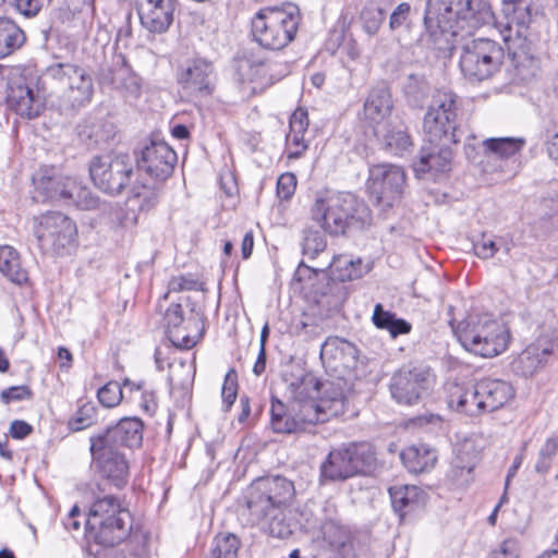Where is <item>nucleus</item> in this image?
I'll return each mask as SVG.
<instances>
[{"label": "nucleus", "instance_id": "obj_1", "mask_svg": "<svg viewBox=\"0 0 558 558\" xmlns=\"http://www.w3.org/2000/svg\"><path fill=\"white\" fill-rule=\"evenodd\" d=\"M493 17L486 0H427L424 15L427 45L444 49L447 35L456 36L465 27H477Z\"/></svg>", "mask_w": 558, "mask_h": 558}, {"label": "nucleus", "instance_id": "obj_2", "mask_svg": "<svg viewBox=\"0 0 558 558\" xmlns=\"http://www.w3.org/2000/svg\"><path fill=\"white\" fill-rule=\"evenodd\" d=\"M310 213L312 220L332 236L362 230L372 223L371 209L351 193L318 191Z\"/></svg>", "mask_w": 558, "mask_h": 558}, {"label": "nucleus", "instance_id": "obj_3", "mask_svg": "<svg viewBox=\"0 0 558 558\" xmlns=\"http://www.w3.org/2000/svg\"><path fill=\"white\" fill-rule=\"evenodd\" d=\"M92 494L86 530L95 545L116 547L130 537L133 515L119 497L105 494L99 485Z\"/></svg>", "mask_w": 558, "mask_h": 558}, {"label": "nucleus", "instance_id": "obj_4", "mask_svg": "<svg viewBox=\"0 0 558 558\" xmlns=\"http://www.w3.org/2000/svg\"><path fill=\"white\" fill-rule=\"evenodd\" d=\"M320 391L319 380L311 373L301 372L299 376L292 377L288 383L287 392L290 403H299L301 410L314 413L319 423H325L331 417L342 415L348 410V392L335 383L325 390V395L318 398Z\"/></svg>", "mask_w": 558, "mask_h": 558}, {"label": "nucleus", "instance_id": "obj_5", "mask_svg": "<svg viewBox=\"0 0 558 558\" xmlns=\"http://www.w3.org/2000/svg\"><path fill=\"white\" fill-rule=\"evenodd\" d=\"M301 20L294 3L263 8L251 21L253 39L264 49L281 50L294 40Z\"/></svg>", "mask_w": 558, "mask_h": 558}, {"label": "nucleus", "instance_id": "obj_6", "mask_svg": "<svg viewBox=\"0 0 558 558\" xmlns=\"http://www.w3.org/2000/svg\"><path fill=\"white\" fill-rule=\"evenodd\" d=\"M456 332L465 350L483 357L499 355L510 340L506 326L487 313L470 315Z\"/></svg>", "mask_w": 558, "mask_h": 558}, {"label": "nucleus", "instance_id": "obj_7", "mask_svg": "<svg viewBox=\"0 0 558 558\" xmlns=\"http://www.w3.org/2000/svg\"><path fill=\"white\" fill-rule=\"evenodd\" d=\"M506 51V46L494 39L474 38L462 48L459 61L461 73L473 83L489 80L500 72Z\"/></svg>", "mask_w": 558, "mask_h": 558}, {"label": "nucleus", "instance_id": "obj_8", "mask_svg": "<svg viewBox=\"0 0 558 558\" xmlns=\"http://www.w3.org/2000/svg\"><path fill=\"white\" fill-rule=\"evenodd\" d=\"M458 96L449 90H437L423 119V130L428 143H458Z\"/></svg>", "mask_w": 558, "mask_h": 558}, {"label": "nucleus", "instance_id": "obj_9", "mask_svg": "<svg viewBox=\"0 0 558 558\" xmlns=\"http://www.w3.org/2000/svg\"><path fill=\"white\" fill-rule=\"evenodd\" d=\"M375 451L371 444L351 442L332 449L320 464L323 481H345L366 471L375 463Z\"/></svg>", "mask_w": 558, "mask_h": 558}, {"label": "nucleus", "instance_id": "obj_10", "mask_svg": "<svg viewBox=\"0 0 558 558\" xmlns=\"http://www.w3.org/2000/svg\"><path fill=\"white\" fill-rule=\"evenodd\" d=\"M35 236L44 254L64 255L77 242L76 223L60 211H49L37 219Z\"/></svg>", "mask_w": 558, "mask_h": 558}, {"label": "nucleus", "instance_id": "obj_11", "mask_svg": "<svg viewBox=\"0 0 558 558\" xmlns=\"http://www.w3.org/2000/svg\"><path fill=\"white\" fill-rule=\"evenodd\" d=\"M275 502L270 494L264 493L258 480L252 484L246 502L251 522L272 537L287 538L292 534V529L284 510L275 511Z\"/></svg>", "mask_w": 558, "mask_h": 558}, {"label": "nucleus", "instance_id": "obj_12", "mask_svg": "<svg viewBox=\"0 0 558 558\" xmlns=\"http://www.w3.org/2000/svg\"><path fill=\"white\" fill-rule=\"evenodd\" d=\"M133 166L128 155L96 156L89 163L94 184L105 193L117 195L130 183Z\"/></svg>", "mask_w": 558, "mask_h": 558}, {"label": "nucleus", "instance_id": "obj_13", "mask_svg": "<svg viewBox=\"0 0 558 558\" xmlns=\"http://www.w3.org/2000/svg\"><path fill=\"white\" fill-rule=\"evenodd\" d=\"M434 380L429 367L407 365L398 369L390 378L391 398L399 404H416L425 395Z\"/></svg>", "mask_w": 558, "mask_h": 558}, {"label": "nucleus", "instance_id": "obj_14", "mask_svg": "<svg viewBox=\"0 0 558 558\" xmlns=\"http://www.w3.org/2000/svg\"><path fill=\"white\" fill-rule=\"evenodd\" d=\"M234 70L241 82H255L260 86L271 85L288 73L284 62L270 60L259 51L244 49L234 59Z\"/></svg>", "mask_w": 558, "mask_h": 558}, {"label": "nucleus", "instance_id": "obj_15", "mask_svg": "<svg viewBox=\"0 0 558 558\" xmlns=\"http://www.w3.org/2000/svg\"><path fill=\"white\" fill-rule=\"evenodd\" d=\"M92 465L111 485L121 489L126 486L130 475L129 462L124 452L93 436L89 437Z\"/></svg>", "mask_w": 558, "mask_h": 558}, {"label": "nucleus", "instance_id": "obj_16", "mask_svg": "<svg viewBox=\"0 0 558 558\" xmlns=\"http://www.w3.org/2000/svg\"><path fill=\"white\" fill-rule=\"evenodd\" d=\"M177 82L181 88L194 97H207L216 87V69L214 63L203 57L186 60L177 69Z\"/></svg>", "mask_w": 558, "mask_h": 558}, {"label": "nucleus", "instance_id": "obj_17", "mask_svg": "<svg viewBox=\"0 0 558 558\" xmlns=\"http://www.w3.org/2000/svg\"><path fill=\"white\" fill-rule=\"evenodd\" d=\"M48 75L65 88L64 96L73 108L92 100L94 85L92 76L81 66L71 63H58L48 69Z\"/></svg>", "mask_w": 558, "mask_h": 558}, {"label": "nucleus", "instance_id": "obj_18", "mask_svg": "<svg viewBox=\"0 0 558 558\" xmlns=\"http://www.w3.org/2000/svg\"><path fill=\"white\" fill-rule=\"evenodd\" d=\"M558 350V329H550L530 343L511 362V369L522 377H531L542 369L548 357Z\"/></svg>", "mask_w": 558, "mask_h": 558}, {"label": "nucleus", "instance_id": "obj_19", "mask_svg": "<svg viewBox=\"0 0 558 558\" xmlns=\"http://www.w3.org/2000/svg\"><path fill=\"white\" fill-rule=\"evenodd\" d=\"M320 359L341 376L338 378L336 387L341 388V380L347 384L348 380L356 378L355 368L359 364V350L354 343L339 337H328L320 347Z\"/></svg>", "mask_w": 558, "mask_h": 558}, {"label": "nucleus", "instance_id": "obj_20", "mask_svg": "<svg viewBox=\"0 0 558 558\" xmlns=\"http://www.w3.org/2000/svg\"><path fill=\"white\" fill-rule=\"evenodd\" d=\"M405 172L396 165H376L371 168L368 190L378 203L385 206H392L404 187Z\"/></svg>", "mask_w": 558, "mask_h": 558}, {"label": "nucleus", "instance_id": "obj_21", "mask_svg": "<svg viewBox=\"0 0 558 558\" xmlns=\"http://www.w3.org/2000/svg\"><path fill=\"white\" fill-rule=\"evenodd\" d=\"M177 161L175 151L163 141H151L136 157L137 169L159 182L172 174Z\"/></svg>", "mask_w": 558, "mask_h": 558}, {"label": "nucleus", "instance_id": "obj_22", "mask_svg": "<svg viewBox=\"0 0 558 558\" xmlns=\"http://www.w3.org/2000/svg\"><path fill=\"white\" fill-rule=\"evenodd\" d=\"M37 192L44 199L58 202L76 208L84 184L74 177L44 173L33 178Z\"/></svg>", "mask_w": 558, "mask_h": 558}, {"label": "nucleus", "instance_id": "obj_23", "mask_svg": "<svg viewBox=\"0 0 558 558\" xmlns=\"http://www.w3.org/2000/svg\"><path fill=\"white\" fill-rule=\"evenodd\" d=\"M502 40L507 49V56L522 81L534 77L539 69L538 60L533 56L522 29H513L511 24H506L501 32Z\"/></svg>", "mask_w": 558, "mask_h": 558}, {"label": "nucleus", "instance_id": "obj_24", "mask_svg": "<svg viewBox=\"0 0 558 558\" xmlns=\"http://www.w3.org/2000/svg\"><path fill=\"white\" fill-rule=\"evenodd\" d=\"M318 423L314 413L307 411V414H305L299 403H290L289 401L283 403L276 397L271 398L270 425L275 433H300Z\"/></svg>", "mask_w": 558, "mask_h": 558}, {"label": "nucleus", "instance_id": "obj_25", "mask_svg": "<svg viewBox=\"0 0 558 558\" xmlns=\"http://www.w3.org/2000/svg\"><path fill=\"white\" fill-rule=\"evenodd\" d=\"M163 319L168 338L180 349L193 348L202 336L199 322L195 317L184 319L181 304L172 303L167 308Z\"/></svg>", "mask_w": 558, "mask_h": 558}, {"label": "nucleus", "instance_id": "obj_26", "mask_svg": "<svg viewBox=\"0 0 558 558\" xmlns=\"http://www.w3.org/2000/svg\"><path fill=\"white\" fill-rule=\"evenodd\" d=\"M5 101L11 110L27 119L38 117L44 108L40 96L25 83L23 76L7 82Z\"/></svg>", "mask_w": 558, "mask_h": 558}, {"label": "nucleus", "instance_id": "obj_27", "mask_svg": "<svg viewBox=\"0 0 558 558\" xmlns=\"http://www.w3.org/2000/svg\"><path fill=\"white\" fill-rule=\"evenodd\" d=\"M177 0H140L141 24L150 33L162 34L173 22Z\"/></svg>", "mask_w": 558, "mask_h": 558}, {"label": "nucleus", "instance_id": "obj_28", "mask_svg": "<svg viewBox=\"0 0 558 558\" xmlns=\"http://www.w3.org/2000/svg\"><path fill=\"white\" fill-rule=\"evenodd\" d=\"M116 448H135L143 440V422L137 417H123L116 425L92 435Z\"/></svg>", "mask_w": 558, "mask_h": 558}, {"label": "nucleus", "instance_id": "obj_29", "mask_svg": "<svg viewBox=\"0 0 558 558\" xmlns=\"http://www.w3.org/2000/svg\"><path fill=\"white\" fill-rule=\"evenodd\" d=\"M451 143H428L425 144L418 156V162L414 169L416 172H435L445 173L451 169L452 150L450 149Z\"/></svg>", "mask_w": 558, "mask_h": 558}, {"label": "nucleus", "instance_id": "obj_30", "mask_svg": "<svg viewBox=\"0 0 558 558\" xmlns=\"http://www.w3.org/2000/svg\"><path fill=\"white\" fill-rule=\"evenodd\" d=\"M323 541L335 558H355L356 550L351 530L333 520L322 526Z\"/></svg>", "mask_w": 558, "mask_h": 558}, {"label": "nucleus", "instance_id": "obj_31", "mask_svg": "<svg viewBox=\"0 0 558 558\" xmlns=\"http://www.w3.org/2000/svg\"><path fill=\"white\" fill-rule=\"evenodd\" d=\"M477 463V452L473 445L464 444L454 451L451 460L449 478L458 486L468 485L473 481V470Z\"/></svg>", "mask_w": 558, "mask_h": 558}, {"label": "nucleus", "instance_id": "obj_32", "mask_svg": "<svg viewBox=\"0 0 558 558\" xmlns=\"http://www.w3.org/2000/svg\"><path fill=\"white\" fill-rule=\"evenodd\" d=\"M480 396L485 412H493L504 407L514 396L512 386L499 379L480 381Z\"/></svg>", "mask_w": 558, "mask_h": 558}, {"label": "nucleus", "instance_id": "obj_33", "mask_svg": "<svg viewBox=\"0 0 558 558\" xmlns=\"http://www.w3.org/2000/svg\"><path fill=\"white\" fill-rule=\"evenodd\" d=\"M480 381L471 387L457 386L448 399V405L457 412L477 416L485 412L480 396Z\"/></svg>", "mask_w": 558, "mask_h": 558}, {"label": "nucleus", "instance_id": "obj_34", "mask_svg": "<svg viewBox=\"0 0 558 558\" xmlns=\"http://www.w3.org/2000/svg\"><path fill=\"white\" fill-rule=\"evenodd\" d=\"M392 110L391 95L384 85L373 88L364 104L365 118L374 125H380Z\"/></svg>", "mask_w": 558, "mask_h": 558}, {"label": "nucleus", "instance_id": "obj_35", "mask_svg": "<svg viewBox=\"0 0 558 558\" xmlns=\"http://www.w3.org/2000/svg\"><path fill=\"white\" fill-rule=\"evenodd\" d=\"M76 208L81 210H95L100 208L106 210L108 208L122 227L134 226L137 222V216L134 210H131L130 213L119 207L118 204H101L100 198L86 185L81 193Z\"/></svg>", "mask_w": 558, "mask_h": 558}, {"label": "nucleus", "instance_id": "obj_36", "mask_svg": "<svg viewBox=\"0 0 558 558\" xmlns=\"http://www.w3.org/2000/svg\"><path fill=\"white\" fill-rule=\"evenodd\" d=\"M400 458L404 466L412 473H422L430 470L437 456L428 445L418 442L402 450Z\"/></svg>", "mask_w": 558, "mask_h": 558}, {"label": "nucleus", "instance_id": "obj_37", "mask_svg": "<svg viewBox=\"0 0 558 558\" xmlns=\"http://www.w3.org/2000/svg\"><path fill=\"white\" fill-rule=\"evenodd\" d=\"M258 481L263 484L264 493L270 494L271 498L275 499V511L283 509L288 514L295 496L293 482L282 476H268L258 478Z\"/></svg>", "mask_w": 558, "mask_h": 558}, {"label": "nucleus", "instance_id": "obj_38", "mask_svg": "<svg viewBox=\"0 0 558 558\" xmlns=\"http://www.w3.org/2000/svg\"><path fill=\"white\" fill-rule=\"evenodd\" d=\"M375 136L384 144L387 151L402 156L412 146V141L407 130L401 125H372Z\"/></svg>", "mask_w": 558, "mask_h": 558}, {"label": "nucleus", "instance_id": "obj_39", "mask_svg": "<svg viewBox=\"0 0 558 558\" xmlns=\"http://www.w3.org/2000/svg\"><path fill=\"white\" fill-rule=\"evenodd\" d=\"M80 140L89 148L108 145L116 136V126L110 123H92L77 126Z\"/></svg>", "mask_w": 558, "mask_h": 558}, {"label": "nucleus", "instance_id": "obj_40", "mask_svg": "<svg viewBox=\"0 0 558 558\" xmlns=\"http://www.w3.org/2000/svg\"><path fill=\"white\" fill-rule=\"evenodd\" d=\"M0 271L16 284H22L28 279L27 271L21 266L19 253L9 245L0 246Z\"/></svg>", "mask_w": 558, "mask_h": 558}, {"label": "nucleus", "instance_id": "obj_41", "mask_svg": "<svg viewBox=\"0 0 558 558\" xmlns=\"http://www.w3.org/2000/svg\"><path fill=\"white\" fill-rule=\"evenodd\" d=\"M25 39L24 32L11 19L0 16V58L21 48Z\"/></svg>", "mask_w": 558, "mask_h": 558}, {"label": "nucleus", "instance_id": "obj_42", "mask_svg": "<svg viewBox=\"0 0 558 558\" xmlns=\"http://www.w3.org/2000/svg\"><path fill=\"white\" fill-rule=\"evenodd\" d=\"M372 322L378 329L388 330L392 338L411 331L410 323L397 318L393 313L386 311L380 303H377L374 307Z\"/></svg>", "mask_w": 558, "mask_h": 558}, {"label": "nucleus", "instance_id": "obj_43", "mask_svg": "<svg viewBox=\"0 0 558 558\" xmlns=\"http://www.w3.org/2000/svg\"><path fill=\"white\" fill-rule=\"evenodd\" d=\"M421 490L416 486H395L389 488L393 510L402 518L420 504Z\"/></svg>", "mask_w": 558, "mask_h": 558}, {"label": "nucleus", "instance_id": "obj_44", "mask_svg": "<svg viewBox=\"0 0 558 558\" xmlns=\"http://www.w3.org/2000/svg\"><path fill=\"white\" fill-rule=\"evenodd\" d=\"M524 140L519 137H492L483 142L487 158L508 159L518 154Z\"/></svg>", "mask_w": 558, "mask_h": 558}, {"label": "nucleus", "instance_id": "obj_45", "mask_svg": "<svg viewBox=\"0 0 558 558\" xmlns=\"http://www.w3.org/2000/svg\"><path fill=\"white\" fill-rule=\"evenodd\" d=\"M403 93L413 107H421L429 93V85L423 75L410 74L403 84Z\"/></svg>", "mask_w": 558, "mask_h": 558}, {"label": "nucleus", "instance_id": "obj_46", "mask_svg": "<svg viewBox=\"0 0 558 558\" xmlns=\"http://www.w3.org/2000/svg\"><path fill=\"white\" fill-rule=\"evenodd\" d=\"M504 11L509 17L507 24H511L513 29H523L531 20L530 5L526 0H501Z\"/></svg>", "mask_w": 558, "mask_h": 558}, {"label": "nucleus", "instance_id": "obj_47", "mask_svg": "<svg viewBox=\"0 0 558 558\" xmlns=\"http://www.w3.org/2000/svg\"><path fill=\"white\" fill-rule=\"evenodd\" d=\"M240 539L232 533L218 534L208 556L214 558H238Z\"/></svg>", "mask_w": 558, "mask_h": 558}, {"label": "nucleus", "instance_id": "obj_48", "mask_svg": "<svg viewBox=\"0 0 558 558\" xmlns=\"http://www.w3.org/2000/svg\"><path fill=\"white\" fill-rule=\"evenodd\" d=\"M558 453V436L553 435L546 439L537 452L534 471L545 476L551 469L555 457Z\"/></svg>", "mask_w": 558, "mask_h": 558}, {"label": "nucleus", "instance_id": "obj_49", "mask_svg": "<svg viewBox=\"0 0 558 558\" xmlns=\"http://www.w3.org/2000/svg\"><path fill=\"white\" fill-rule=\"evenodd\" d=\"M387 10L385 7L369 3L361 12L362 27L365 33L373 36L377 34L383 22L386 19Z\"/></svg>", "mask_w": 558, "mask_h": 558}, {"label": "nucleus", "instance_id": "obj_50", "mask_svg": "<svg viewBox=\"0 0 558 558\" xmlns=\"http://www.w3.org/2000/svg\"><path fill=\"white\" fill-rule=\"evenodd\" d=\"M326 246L327 242L325 235L320 231L313 229L304 230L302 241L303 255L307 256L310 259H314L326 250Z\"/></svg>", "mask_w": 558, "mask_h": 558}, {"label": "nucleus", "instance_id": "obj_51", "mask_svg": "<svg viewBox=\"0 0 558 558\" xmlns=\"http://www.w3.org/2000/svg\"><path fill=\"white\" fill-rule=\"evenodd\" d=\"M97 410L93 402H85L69 421V427L73 432L83 430L96 422Z\"/></svg>", "mask_w": 558, "mask_h": 558}, {"label": "nucleus", "instance_id": "obj_52", "mask_svg": "<svg viewBox=\"0 0 558 558\" xmlns=\"http://www.w3.org/2000/svg\"><path fill=\"white\" fill-rule=\"evenodd\" d=\"M122 387L117 381H109L98 389V401L106 408H113L122 400Z\"/></svg>", "mask_w": 558, "mask_h": 558}, {"label": "nucleus", "instance_id": "obj_53", "mask_svg": "<svg viewBox=\"0 0 558 558\" xmlns=\"http://www.w3.org/2000/svg\"><path fill=\"white\" fill-rule=\"evenodd\" d=\"M238 395V376L234 369H230L226 376L222 386V402L225 404V410L229 411L236 399Z\"/></svg>", "mask_w": 558, "mask_h": 558}, {"label": "nucleus", "instance_id": "obj_54", "mask_svg": "<svg viewBox=\"0 0 558 558\" xmlns=\"http://www.w3.org/2000/svg\"><path fill=\"white\" fill-rule=\"evenodd\" d=\"M520 543L514 537L504 539L496 548L489 551L487 558H519Z\"/></svg>", "mask_w": 558, "mask_h": 558}, {"label": "nucleus", "instance_id": "obj_55", "mask_svg": "<svg viewBox=\"0 0 558 558\" xmlns=\"http://www.w3.org/2000/svg\"><path fill=\"white\" fill-rule=\"evenodd\" d=\"M130 203L136 204L140 211H148L154 208L158 203V193L154 190L135 191L130 198Z\"/></svg>", "mask_w": 558, "mask_h": 558}, {"label": "nucleus", "instance_id": "obj_56", "mask_svg": "<svg viewBox=\"0 0 558 558\" xmlns=\"http://www.w3.org/2000/svg\"><path fill=\"white\" fill-rule=\"evenodd\" d=\"M412 9L408 2L399 3L390 13L389 28L397 31L410 23Z\"/></svg>", "mask_w": 558, "mask_h": 558}, {"label": "nucleus", "instance_id": "obj_57", "mask_svg": "<svg viewBox=\"0 0 558 558\" xmlns=\"http://www.w3.org/2000/svg\"><path fill=\"white\" fill-rule=\"evenodd\" d=\"M136 391H141V409L149 415H153L157 409V400L155 396V391L148 388L147 384L144 380H140L136 384Z\"/></svg>", "mask_w": 558, "mask_h": 558}, {"label": "nucleus", "instance_id": "obj_58", "mask_svg": "<svg viewBox=\"0 0 558 558\" xmlns=\"http://www.w3.org/2000/svg\"><path fill=\"white\" fill-rule=\"evenodd\" d=\"M500 247L490 238L482 234L481 239L473 242L474 254L483 259L492 258Z\"/></svg>", "mask_w": 558, "mask_h": 558}, {"label": "nucleus", "instance_id": "obj_59", "mask_svg": "<svg viewBox=\"0 0 558 558\" xmlns=\"http://www.w3.org/2000/svg\"><path fill=\"white\" fill-rule=\"evenodd\" d=\"M287 150L289 159L300 158L304 151L308 148V144L304 140L303 134L289 133L287 135Z\"/></svg>", "mask_w": 558, "mask_h": 558}, {"label": "nucleus", "instance_id": "obj_60", "mask_svg": "<svg viewBox=\"0 0 558 558\" xmlns=\"http://www.w3.org/2000/svg\"><path fill=\"white\" fill-rule=\"evenodd\" d=\"M32 390L28 386H12L1 391L0 399L9 404L14 401H23L32 398Z\"/></svg>", "mask_w": 558, "mask_h": 558}, {"label": "nucleus", "instance_id": "obj_61", "mask_svg": "<svg viewBox=\"0 0 558 558\" xmlns=\"http://www.w3.org/2000/svg\"><path fill=\"white\" fill-rule=\"evenodd\" d=\"M295 187L296 177L293 173H283L277 180V195L281 199H289L294 194Z\"/></svg>", "mask_w": 558, "mask_h": 558}, {"label": "nucleus", "instance_id": "obj_62", "mask_svg": "<svg viewBox=\"0 0 558 558\" xmlns=\"http://www.w3.org/2000/svg\"><path fill=\"white\" fill-rule=\"evenodd\" d=\"M337 262L350 267V269L347 270V274L341 276V280H354L361 278L369 270L368 266L363 265L361 259L354 262L353 259L339 258Z\"/></svg>", "mask_w": 558, "mask_h": 558}, {"label": "nucleus", "instance_id": "obj_63", "mask_svg": "<svg viewBox=\"0 0 558 558\" xmlns=\"http://www.w3.org/2000/svg\"><path fill=\"white\" fill-rule=\"evenodd\" d=\"M308 128V114L307 111L299 108L290 118V132L293 134H305Z\"/></svg>", "mask_w": 558, "mask_h": 558}, {"label": "nucleus", "instance_id": "obj_64", "mask_svg": "<svg viewBox=\"0 0 558 558\" xmlns=\"http://www.w3.org/2000/svg\"><path fill=\"white\" fill-rule=\"evenodd\" d=\"M14 7L24 16L34 17L40 12L43 0H14Z\"/></svg>", "mask_w": 558, "mask_h": 558}]
</instances>
